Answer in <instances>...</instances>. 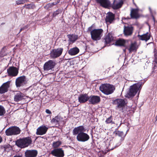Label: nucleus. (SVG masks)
I'll use <instances>...</instances> for the list:
<instances>
[{
  "label": "nucleus",
  "instance_id": "obj_1",
  "mask_svg": "<svg viewBox=\"0 0 157 157\" xmlns=\"http://www.w3.org/2000/svg\"><path fill=\"white\" fill-rule=\"evenodd\" d=\"M86 130V129L84 126H79L73 129V134L74 136L77 135L76 139L78 141L84 142L88 141L90 138L89 135L84 132Z\"/></svg>",
  "mask_w": 157,
  "mask_h": 157
},
{
  "label": "nucleus",
  "instance_id": "obj_54",
  "mask_svg": "<svg viewBox=\"0 0 157 157\" xmlns=\"http://www.w3.org/2000/svg\"><path fill=\"white\" fill-rule=\"evenodd\" d=\"M129 130V128L127 130V131L126 132H127Z\"/></svg>",
  "mask_w": 157,
  "mask_h": 157
},
{
  "label": "nucleus",
  "instance_id": "obj_17",
  "mask_svg": "<svg viewBox=\"0 0 157 157\" xmlns=\"http://www.w3.org/2000/svg\"><path fill=\"white\" fill-rule=\"evenodd\" d=\"M96 1L103 7L108 8L111 7V4L109 0H96Z\"/></svg>",
  "mask_w": 157,
  "mask_h": 157
},
{
  "label": "nucleus",
  "instance_id": "obj_41",
  "mask_svg": "<svg viewBox=\"0 0 157 157\" xmlns=\"http://www.w3.org/2000/svg\"><path fill=\"white\" fill-rule=\"evenodd\" d=\"M52 7L51 3H49L44 6V8L46 10H48Z\"/></svg>",
  "mask_w": 157,
  "mask_h": 157
},
{
  "label": "nucleus",
  "instance_id": "obj_31",
  "mask_svg": "<svg viewBox=\"0 0 157 157\" xmlns=\"http://www.w3.org/2000/svg\"><path fill=\"white\" fill-rule=\"evenodd\" d=\"M22 138L24 142L25 143V146H26L27 147H28L32 144V139L31 137L27 136V137Z\"/></svg>",
  "mask_w": 157,
  "mask_h": 157
},
{
  "label": "nucleus",
  "instance_id": "obj_23",
  "mask_svg": "<svg viewBox=\"0 0 157 157\" xmlns=\"http://www.w3.org/2000/svg\"><path fill=\"white\" fill-rule=\"evenodd\" d=\"M38 154L36 150H27L25 152V157H36Z\"/></svg>",
  "mask_w": 157,
  "mask_h": 157
},
{
  "label": "nucleus",
  "instance_id": "obj_57",
  "mask_svg": "<svg viewBox=\"0 0 157 157\" xmlns=\"http://www.w3.org/2000/svg\"><path fill=\"white\" fill-rule=\"evenodd\" d=\"M91 131L92 132H93V130H92Z\"/></svg>",
  "mask_w": 157,
  "mask_h": 157
},
{
  "label": "nucleus",
  "instance_id": "obj_42",
  "mask_svg": "<svg viewBox=\"0 0 157 157\" xmlns=\"http://www.w3.org/2000/svg\"><path fill=\"white\" fill-rule=\"evenodd\" d=\"M154 65V67L153 68V71H152V72H154L155 71L157 70V64H155V63H153Z\"/></svg>",
  "mask_w": 157,
  "mask_h": 157
},
{
  "label": "nucleus",
  "instance_id": "obj_52",
  "mask_svg": "<svg viewBox=\"0 0 157 157\" xmlns=\"http://www.w3.org/2000/svg\"><path fill=\"white\" fill-rule=\"evenodd\" d=\"M29 0H24L25 3L27 2Z\"/></svg>",
  "mask_w": 157,
  "mask_h": 157
},
{
  "label": "nucleus",
  "instance_id": "obj_46",
  "mask_svg": "<svg viewBox=\"0 0 157 157\" xmlns=\"http://www.w3.org/2000/svg\"><path fill=\"white\" fill-rule=\"evenodd\" d=\"M13 157H23L22 155H20L18 154L15 155Z\"/></svg>",
  "mask_w": 157,
  "mask_h": 157
},
{
  "label": "nucleus",
  "instance_id": "obj_16",
  "mask_svg": "<svg viewBox=\"0 0 157 157\" xmlns=\"http://www.w3.org/2000/svg\"><path fill=\"white\" fill-rule=\"evenodd\" d=\"M89 104L95 105L99 103L101 101L99 96L96 95H91L89 97Z\"/></svg>",
  "mask_w": 157,
  "mask_h": 157
},
{
  "label": "nucleus",
  "instance_id": "obj_18",
  "mask_svg": "<svg viewBox=\"0 0 157 157\" xmlns=\"http://www.w3.org/2000/svg\"><path fill=\"white\" fill-rule=\"evenodd\" d=\"M115 14L111 12H109L107 13L105 18V21L107 24H111L115 20Z\"/></svg>",
  "mask_w": 157,
  "mask_h": 157
},
{
  "label": "nucleus",
  "instance_id": "obj_47",
  "mask_svg": "<svg viewBox=\"0 0 157 157\" xmlns=\"http://www.w3.org/2000/svg\"><path fill=\"white\" fill-rule=\"evenodd\" d=\"M45 112L47 114H51L52 113L48 109H46Z\"/></svg>",
  "mask_w": 157,
  "mask_h": 157
},
{
  "label": "nucleus",
  "instance_id": "obj_44",
  "mask_svg": "<svg viewBox=\"0 0 157 157\" xmlns=\"http://www.w3.org/2000/svg\"><path fill=\"white\" fill-rule=\"evenodd\" d=\"M91 138L92 139V140L91 142L90 143V144L91 145H93L94 144V137L92 134H91Z\"/></svg>",
  "mask_w": 157,
  "mask_h": 157
},
{
  "label": "nucleus",
  "instance_id": "obj_25",
  "mask_svg": "<svg viewBox=\"0 0 157 157\" xmlns=\"http://www.w3.org/2000/svg\"><path fill=\"white\" fill-rule=\"evenodd\" d=\"M130 17H127L126 19H137L139 17L138 14V10L137 9H132L130 13Z\"/></svg>",
  "mask_w": 157,
  "mask_h": 157
},
{
  "label": "nucleus",
  "instance_id": "obj_9",
  "mask_svg": "<svg viewBox=\"0 0 157 157\" xmlns=\"http://www.w3.org/2000/svg\"><path fill=\"white\" fill-rule=\"evenodd\" d=\"M113 105L116 106V108L120 109L123 108L126 104L125 99L117 98L112 100Z\"/></svg>",
  "mask_w": 157,
  "mask_h": 157
},
{
  "label": "nucleus",
  "instance_id": "obj_53",
  "mask_svg": "<svg viewBox=\"0 0 157 157\" xmlns=\"http://www.w3.org/2000/svg\"><path fill=\"white\" fill-rule=\"evenodd\" d=\"M129 125V123H127V124H126V125L128 127V126Z\"/></svg>",
  "mask_w": 157,
  "mask_h": 157
},
{
  "label": "nucleus",
  "instance_id": "obj_7",
  "mask_svg": "<svg viewBox=\"0 0 157 157\" xmlns=\"http://www.w3.org/2000/svg\"><path fill=\"white\" fill-rule=\"evenodd\" d=\"M51 122L52 124H55L56 127L59 126L60 125H63L66 124L65 119L59 115L52 118L51 120Z\"/></svg>",
  "mask_w": 157,
  "mask_h": 157
},
{
  "label": "nucleus",
  "instance_id": "obj_29",
  "mask_svg": "<svg viewBox=\"0 0 157 157\" xmlns=\"http://www.w3.org/2000/svg\"><path fill=\"white\" fill-rule=\"evenodd\" d=\"M15 144L18 147L21 148L27 147L22 138H20L16 141Z\"/></svg>",
  "mask_w": 157,
  "mask_h": 157
},
{
  "label": "nucleus",
  "instance_id": "obj_39",
  "mask_svg": "<svg viewBox=\"0 0 157 157\" xmlns=\"http://www.w3.org/2000/svg\"><path fill=\"white\" fill-rule=\"evenodd\" d=\"M6 113V110L4 107L0 105V116H3Z\"/></svg>",
  "mask_w": 157,
  "mask_h": 157
},
{
  "label": "nucleus",
  "instance_id": "obj_3",
  "mask_svg": "<svg viewBox=\"0 0 157 157\" xmlns=\"http://www.w3.org/2000/svg\"><path fill=\"white\" fill-rule=\"evenodd\" d=\"M99 89L102 93L108 95L113 93L115 88L113 85L106 83L101 85L99 87Z\"/></svg>",
  "mask_w": 157,
  "mask_h": 157
},
{
  "label": "nucleus",
  "instance_id": "obj_8",
  "mask_svg": "<svg viewBox=\"0 0 157 157\" xmlns=\"http://www.w3.org/2000/svg\"><path fill=\"white\" fill-rule=\"evenodd\" d=\"M27 80L26 77L23 75L17 78L15 81V85L17 88L24 86L27 83Z\"/></svg>",
  "mask_w": 157,
  "mask_h": 157
},
{
  "label": "nucleus",
  "instance_id": "obj_38",
  "mask_svg": "<svg viewBox=\"0 0 157 157\" xmlns=\"http://www.w3.org/2000/svg\"><path fill=\"white\" fill-rule=\"evenodd\" d=\"M154 60L153 63H155V64H157V51L155 48L154 50Z\"/></svg>",
  "mask_w": 157,
  "mask_h": 157
},
{
  "label": "nucleus",
  "instance_id": "obj_32",
  "mask_svg": "<svg viewBox=\"0 0 157 157\" xmlns=\"http://www.w3.org/2000/svg\"><path fill=\"white\" fill-rule=\"evenodd\" d=\"M1 149L3 151H7L8 152L12 149V147L9 144H5L4 145L2 146L1 147Z\"/></svg>",
  "mask_w": 157,
  "mask_h": 157
},
{
  "label": "nucleus",
  "instance_id": "obj_50",
  "mask_svg": "<svg viewBox=\"0 0 157 157\" xmlns=\"http://www.w3.org/2000/svg\"><path fill=\"white\" fill-rule=\"evenodd\" d=\"M2 138L1 136H0V143L2 141Z\"/></svg>",
  "mask_w": 157,
  "mask_h": 157
},
{
  "label": "nucleus",
  "instance_id": "obj_19",
  "mask_svg": "<svg viewBox=\"0 0 157 157\" xmlns=\"http://www.w3.org/2000/svg\"><path fill=\"white\" fill-rule=\"evenodd\" d=\"M114 40V37L113 36L112 33H109L105 36L103 39L105 45L109 44L111 42Z\"/></svg>",
  "mask_w": 157,
  "mask_h": 157
},
{
  "label": "nucleus",
  "instance_id": "obj_40",
  "mask_svg": "<svg viewBox=\"0 0 157 157\" xmlns=\"http://www.w3.org/2000/svg\"><path fill=\"white\" fill-rule=\"evenodd\" d=\"M16 4L19 5L21 4H23L25 3L24 0H18L16 1Z\"/></svg>",
  "mask_w": 157,
  "mask_h": 157
},
{
  "label": "nucleus",
  "instance_id": "obj_37",
  "mask_svg": "<svg viewBox=\"0 0 157 157\" xmlns=\"http://www.w3.org/2000/svg\"><path fill=\"white\" fill-rule=\"evenodd\" d=\"M113 117L112 116H110L109 117L107 118L105 121V122L107 124L111 123V124H114V122L113 121Z\"/></svg>",
  "mask_w": 157,
  "mask_h": 157
},
{
  "label": "nucleus",
  "instance_id": "obj_43",
  "mask_svg": "<svg viewBox=\"0 0 157 157\" xmlns=\"http://www.w3.org/2000/svg\"><path fill=\"white\" fill-rule=\"evenodd\" d=\"M60 2L59 0H58L57 1L55 2H53L52 3H51V4L52 6H54L58 4V3H59Z\"/></svg>",
  "mask_w": 157,
  "mask_h": 157
},
{
  "label": "nucleus",
  "instance_id": "obj_24",
  "mask_svg": "<svg viewBox=\"0 0 157 157\" xmlns=\"http://www.w3.org/2000/svg\"><path fill=\"white\" fill-rule=\"evenodd\" d=\"M89 96L87 94H81L78 97V101L81 103H83L86 102L87 101H89Z\"/></svg>",
  "mask_w": 157,
  "mask_h": 157
},
{
  "label": "nucleus",
  "instance_id": "obj_15",
  "mask_svg": "<svg viewBox=\"0 0 157 157\" xmlns=\"http://www.w3.org/2000/svg\"><path fill=\"white\" fill-rule=\"evenodd\" d=\"M11 81H8L3 83L0 87V94H3L7 92L10 87Z\"/></svg>",
  "mask_w": 157,
  "mask_h": 157
},
{
  "label": "nucleus",
  "instance_id": "obj_28",
  "mask_svg": "<svg viewBox=\"0 0 157 157\" xmlns=\"http://www.w3.org/2000/svg\"><path fill=\"white\" fill-rule=\"evenodd\" d=\"M137 37L139 40H145L146 42L150 39L151 35L150 34L147 32L141 35L139 34L138 35Z\"/></svg>",
  "mask_w": 157,
  "mask_h": 157
},
{
  "label": "nucleus",
  "instance_id": "obj_55",
  "mask_svg": "<svg viewBox=\"0 0 157 157\" xmlns=\"http://www.w3.org/2000/svg\"><path fill=\"white\" fill-rule=\"evenodd\" d=\"M4 24H5V23H2L1 24H2V25Z\"/></svg>",
  "mask_w": 157,
  "mask_h": 157
},
{
  "label": "nucleus",
  "instance_id": "obj_56",
  "mask_svg": "<svg viewBox=\"0 0 157 157\" xmlns=\"http://www.w3.org/2000/svg\"><path fill=\"white\" fill-rule=\"evenodd\" d=\"M63 147H67V146H63Z\"/></svg>",
  "mask_w": 157,
  "mask_h": 157
},
{
  "label": "nucleus",
  "instance_id": "obj_45",
  "mask_svg": "<svg viewBox=\"0 0 157 157\" xmlns=\"http://www.w3.org/2000/svg\"><path fill=\"white\" fill-rule=\"evenodd\" d=\"M28 25H26L25 27H23L22 28H21L20 31V32H19V33H20L22 31L24 30L25 29H27L28 28Z\"/></svg>",
  "mask_w": 157,
  "mask_h": 157
},
{
  "label": "nucleus",
  "instance_id": "obj_10",
  "mask_svg": "<svg viewBox=\"0 0 157 157\" xmlns=\"http://www.w3.org/2000/svg\"><path fill=\"white\" fill-rule=\"evenodd\" d=\"M63 51V48H61L53 49L50 53L51 58L54 59L59 57L62 54Z\"/></svg>",
  "mask_w": 157,
  "mask_h": 157
},
{
  "label": "nucleus",
  "instance_id": "obj_48",
  "mask_svg": "<svg viewBox=\"0 0 157 157\" xmlns=\"http://www.w3.org/2000/svg\"><path fill=\"white\" fill-rule=\"evenodd\" d=\"M92 26H91L90 27H89L87 29V31H92Z\"/></svg>",
  "mask_w": 157,
  "mask_h": 157
},
{
  "label": "nucleus",
  "instance_id": "obj_36",
  "mask_svg": "<svg viewBox=\"0 0 157 157\" xmlns=\"http://www.w3.org/2000/svg\"><path fill=\"white\" fill-rule=\"evenodd\" d=\"M26 6V8L28 9H33L35 8L36 6L35 5L32 3L28 4H25L24 7Z\"/></svg>",
  "mask_w": 157,
  "mask_h": 157
},
{
  "label": "nucleus",
  "instance_id": "obj_30",
  "mask_svg": "<svg viewBox=\"0 0 157 157\" xmlns=\"http://www.w3.org/2000/svg\"><path fill=\"white\" fill-rule=\"evenodd\" d=\"M79 52V49L77 47H75L69 50L68 53L71 56H74L77 54Z\"/></svg>",
  "mask_w": 157,
  "mask_h": 157
},
{
  "label": "nucleus",
  "instance_id": "obj_6",
  "mask_svg": "<svg viewBox=\"0 0 157 157\" xmlns=\"http://www.w3.org/2000/svg\"><path fill=\"white\" fill-rule=\"evenodd\" d=\"M121 124L122 123L121 122L119 125L118 127L113 132V133L114 134H115L116 136H117L121 137L120 141L117 143L116 145L114 146V147L110 149V150H113L114 148L118 147L120 146L121 144V142L124 140L125 137L127 134V132H126L125 134H124L123 131L117 130V129L118 128L121 126Z\"/></svg>",
  "mask_w": 157,
  "mask_h": 157
},
{
  "label": "nucleus",
  "instance_id": "obj_2",
  "mask_svg": "<svg viewBox=\"0 0 157 157\" xmlns=\"http://www.w3.org/2000/svg\"><path fill=\"white\" fill-rule=\"evenodd\" d=\"M144 83L140 82L135 83L130 87L129 89L125 96L126 98H129L134 96L138 91L141 89V86Z\"/></svg>",
  "mask_w": 157,
  "mask_h": 157
},
{
  "label": "nucleus",
  "instance_id": "obj_22",
  "mask_svg": "<svg viewBox=\"0 0 157 157\" xmlns=\"http://www.w3.org/2000/svg\"><path fill=\"white\" fill-rule=\"evenodd\" d=\"M24 94L19 91H17L15 94L14 97V101L16 102H18L25 99Z\"/></svg>",
  "mask_w": 157,
  "mask_h": 157
},
{
  "label": "nucleus",
  "instance_id": "obj_49",
  "mask_svg": "<svg viewBox=\"0 0 157 157\" xmlns=\"http://www.w3.org/2000/svg\"><path fill=\"white\" fill-rule=\"evenodd\" d=\"M149 11H150L151 13V14L152 13V10H151V8L150 7H149Z\"/></svg>",
  "mask_w": 157,
  "mask_h": 157
},
{
  "label": "nucleus",
  "instance_id": "obj_13",
  "mask_svg": "<svg viewBox=\"0 0 157 157\" xmlns=\"http://www.w3.org/2000/svg\"><path fill=\"white\" fill-rule=\"evenodd\" d=\"M19 67H16L13 66L10 67L7 69L8 75L10 76L15 77L18 73Z\"/></svg>",
  "mask_w": 157,
  "mask_h": 157
},
{
  "label": "nucleus",
  "instance_id": "obj_11",
  "mask_svg": "<svg viewBox=\"0 0 157 157\" xmlns=\"http://www.w3.org/2000/svg\"><path fill=\"white\" fill-rule=\"evenodd\" d=\"M51 154L56 157H63L65 155L64 151L62 148L53 149L51 151Z\"/></svg>",
  "mask_w": 157,
  "mask_h": 157
},
{
  "label": "nucleus",
  "instance_id": "obj_51",
  "mask_svg": "<svg viewBox=\"0 0 157 157\" xmlns=\"http://www.w3.org/2000/svg\"><path fill=\"white\" fill-rule=\"evenodd\" d=\"M155 122L157 123V115H156V117H155Z\"/></svg>",
  "mask_w": 157,
  "mask_h": 157
},
{
  "label": "nucleus",
  "instance_id": "obj_26",
  "mask_svg": "<svg viewBox=\"0 0 157 157\" xmlns=\"http://www.w3.org/2000/svg\"><path fill=\"white\" fill-rule=\"evenodd\" d=\"M123 0H119V2L116 3V0H114L111 7L114 10H117L121 8L123 4Z\"/></svg>",
  "mask_w": 157,
  "mask_h": 157
},
{
  "label": "nucleus",
  "instance_id": "obj_21",
  "mask_svg": "<svg viewBox=\"0 0 157 157\" xmlns=\"http://www.w3.org/2000/svg\"><path fill=\"white\" fill-rule=\"evenodd\" d=\"M133 30V27L131 25L124 26V33L126 36H131L132 34Z\"/></svg>",
  "mask_w": 157,
  "mask_h": 157
},
{
  "label": "nucleus",
  "instance_id": "obj_27",
  "mask_svg": "<svg viewBox=\"0 0 157 157\" xmlns=\"http://www.w3.org/2000/svg\"><path fill=\"white\" fill-rule=\"evenodd\" d=\"M67 36L69 44L74 43L78 39V35L75 34H69Z\"/></svg>",
  "mask_w": 157,
  "mask_h": 157
},
{
  "label": "nucleus",
  "instance_id": "obj_34",
  "mask_svg": "<svg viewBox=\"0 0 157 157\" xmlns=\"http://www.w3.org/2000/svg\"><path fill=\"white\" fill-rule=\"evenodd\" d=\"M63 11L62 9L60 8L58 9L57 10L53 12L52 15V17H55L57 16H60L62 13Z\"/></svg>",
  "mask_w": 157,
  "mask_h": 157
},
{
  "label": "nucleus",
  "instance_id": "obj_14",
  "mask_svg": "<svg viewBox=\"0 0 157 157\" xmlns=\"http://www.w3.org/2000/svg\"><path fill=\"white\" fill-rule=\"evenodd\" d=\"M129 42H131V40H125L123 39H119L116 41L115 45L118 46L127 47L128 46V43Z\"/></svg>",
  "mask_w": 157,
  "mask_h": 157
},
{
  "label": "nucleus",
  "instance_id": "obj_12",
  "mask_svg": "<svg viewBox=\"0 0 157 157\" xmlns=\"http://www.w3.org/2000/svg\"><path fill=\"white\" fill-rule=\"evenodd\" d=\"M56 63L53 60H49L46 62L44 65L43 69L44 71L52 70L54 68Z\"/></svg>",
  "mask_w": 157,
  "mask_h": 157
},
{
  "label": "nucleus",
  "instance_id": "obj_20",
  "mask_svg": "<svg viewBox=\"0 0 157 157\" xmlns=\"http://www.w3.org/2000/svg\"><path fill=\"white\" fill-rule=\"evenodd\" d=\"M48 128L45 125H42L38 127L36 132V134L38 135H42L46 134Z\"/></svg>",
  "mask_w": 157,
  "mask_h": 157
},
{
  "label": "nucleus",
  "instance_id": "obj_58",
  "mask_svg": "<svg viewBox=\"0 0 157 157\" xmlns=\"http://www.w3.org/2000/svg\"><path fill=\"white\" fill-rule=\"evenodd\" d=\"M47 16H48L49 17V15H47Z\"/></svg>",
  "mask_w": 157,
  "mask_h": 157
},
{
  "label": "nucleus",
  "instance_id": "obj_33",
  "mask_svg": "<svg viewBox=\"0 0 157 157\" xmlns=\"http://www.w3.org/2000/svg\"><path fill=\"white\" fill-rule=\"evenodd\" d=\"M130 43L131 44V45L130 46L129 48H128V50L129 51V52H131L132 51H133L136 49V43L135 42L134 43H132L131 41V42H129L128 44Z\"/></svg>",
  "mask_w": 157,
  "mask_h": 157
},
{
  "label": "nucleus",
  "instance_id": "obj_4",
  "mask_svg": "<svg viewBox=\"0 0 157 157\" xmlns=\"http://www.w3.org/2000/svg\"><path fill=\"white\" fill-rule=\"evenodd\" d=\"M103 30L101 29H94L90 32L91 37L94 41L100 40L103 36Z\"/></svg>",
  "mask_w": 157,
  "mask_h": 157
},
{
  "label": "nucleus",
  "instance_id": "obj_5",
  "mask_svg": "<svg viewBox=\"0 0 157 157\" xmlns=\"http://www.w3.org/2000/svg\"><path fill=\"white\" fill-rule=\"evenodd\" d=\"M21 130L20 128L17 126L9 127L5 131L6 135L7 136H15L19 134Z\"/></svg>",
  "mask_w": 157,
  "mask_h": 157
},
{
  "label": "nucleus",
  "instance_id": "obj_35",
  "mask_svg": "<svg viewBox=\"0 0 157 157\" xmlns=\"http://www.w3.org/2000/svg\"><path fill=\"white\" fill-rule=\"evenodd\" d=\"M61 144L62 142L60 140L54 141L52 144V146L53 149L59 148V147L61 145Z\"/></svg>",
  "mask_w": 157,
  "mask_h": 157
}]
</instances>
